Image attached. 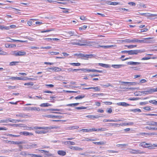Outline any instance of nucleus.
I'll list each match as a JSON object with an SVG mask.
<instances>
[{"label":"nucleus","mask_w":157,"mask_h":157,"mask_svg":"<svg viewBox=\"0 0 157 157\" xmlns=\"http://www.w3.org/2000/svg\"><path fill=\"white\" fill-rule=\"evenodd\" d=\"M152 37H148L144 38L143 40H139L136 38H134L132 40L130 39H126L124 40H122V41L128 43H150V41H148L147 40L152 39Z\"/></svg>","instance_id":"nucleus-1"},{"label":"nucleus","mask_w":157,"mask_h":157,"mask_svg":"<svg viewBox=\"0 0 157 157\" xmlns=\"http://www.w3.org/2000/svg\"><path fill=\"white\" fill-rule=\"evenodd\" d=\"M147 126L145 128L149 130H157V122L153 121H148L147 123Z\"/></svg>","instance_id":"nucleus-2"},{"label":"nucleus","mask_w":157,"mask_h":157,"mask_svg":"<svg viewBox=\"0 0 157 157\" xmlns=\"http://www.w3.org/2000/svg\"><path fill=\"white\" fill-rule=\"evenodd\" d=\"M93 44L92 46L94 48H99L100 47L102 48H108L111 47H113L115 46V45H107V46H101L98 44V42H96L94 41H93L92 42Z\"/></svg>","instance_id":"nucleus-3"},{"label":"nucleus","mask_w":157,"mask_h":157,"mask_svg":"<svg viewBox=\"0 0 157 157\" xmlns=\"http://www.w3.org/2000/svg\"><path fill=\"white\" fill-rule=\"evenodd\" d=\"M75 55L77 56H78L81 59H87L88 58H90L93 56V55L92 54L84 55L82 53L76 54Z\"/></svg>","instance_id":"nucleus-4"},{"label":"nucleus","mask_w":157,"mask_h":157,"mask_svg":"<svg viewBox=\"0 0 157 157\" xmlns=\"http://www.w3.org/2000/svg\"><path fill=\"white\" fill-rule=\"evenodd\" d=\"M139 145L140 146L144 148H148L149 149H152L153 148V147L151 144L147 143L145 142H142L140 143Z\"/></svg>","instance_id":"nucleus-5"},{"label":"nucleus","mask_w":157,"mask_h":157,"mask_svg":"<svg viewBox=\"0 0 157 157\" xmlns=\"http://www.w3.org/2000/svg\"><path fill=\"white\" fill-rule=\"evenodd\" d=\"M12 54L15 56H25L26 55V52L23 51H14L12 52Z\"/></svg>","instance_id":"nucleus-6"},{"label":"nucleus","mask_w":157,"mask_h":157,"mask_svg":"<svg viewBox=\"0 0 157 157\" xmlns=\"http://www.w3.org/2000/svg\"><path fill=\"white\" fill-rule=\"evenodd\" d=\"M10 79H12V80H34V79L33 78H28L26 77H25L24 78H21V77H13L10 78Z\"/></svg>","instance_id":"nucleus-7"},{"label":"nucleus","mask_w":157,"mask_h":157,"mask_svg":"<svg viewBox=\"0 0 157 157\" xmlns=\"http://www.w3.org/2000/svg\"><path fill=\"white\" fill-rule=\"evenodd\" d=\"M129 153L132 154H142L144 153V152L143 151H141L138 149H129Z\"/></svg>","instance_id":"nucleus-8"},{"label":"nucleus","mask_w":157,"mask_h":157,"mask_svg":"<svg viewBox=\"0 0 157 157\" xmlns=\"http://www.w3.org/2000/svg\"><path fill=\"white\" fill-rule=\"evenodd\" d=\"M156 92H157V87L156 88H150L147 90L144 91V93L146 94H151Z\"/></svg>","instance_id":"nucleus-9"},{"label":"nucleus","mask_w":157,"mask_h":157,"mask_svg":"<svg viewBox=\"0 0 157 157\" xmlns=\"http://www.w3.org/2000/svg\"><path fill=\"white\" fill-rule=\"evenodd\" d=\"M109 124L112 126L118 127L120 125H132L133 124V123L132 122H131L128 123L122 124H118L117 123H109Z\"/></svg>","instance_id":"nucleus-10"},{"label":"nucleus","mask_w":157,"mask_h":157,"mask_svg":"<svg viewBox=\"0 0 157 157\" xmlns=\"http://www.w3.org/2000/svg\"><path fill=\"white\" fill-rule=\"evenodd\" d=\"M129 54L132 55L134 54H137L139 53H140L142 52L140 50H131L128 51Z\"/></svg>","instance_id":"nucleus-11"},{"label":"nucleus","mask_w":157,"mask_h":157,"mask_svg":"<svg viewBox=\"0 0 157 157\" xmlns=\"http://www.w3.org/2000/svg\"><path fill=\"white\" fill-rule=\"evenodd\" d=\"M84 70L82 71H83L86 72H98L99 73H102L103 71H100L99 70H97L95 69H83Z\"/></svg>","instance_id":"nucleus-12"},{"label":"nucleus","mask_w":157,"mask_h":157,"mask_svg":"<svg viewBox=\"0 0 157 157\" xmlns=\"http://www.w3.org/2000/svg\"><path fill=\"white\" fill-rule=\"evenodd\" d=\"M44 117L52 118H56L58 119H60L61 118V117L59 116L53 115H45L44 116Z\"/></svg>","instance_id":"nucleus-13"},{"label":"nucleus","mask_w":157,"mask_h":157,"mask_svg":"<svg viewBox=\"0 0 157 157\" xmlns=\"http://www.w3.org/2000/svg\"><path fill=\"white\" fill-rule=\"evenodd\" d=\"M78 45L84 46L85 43L86 42V40L83 38H82L81 40H77Z\"/></svg>","instance_id":"nucleus-14"},{"label":"nucleus","mask_w":157,"mask_h":157,"mask_svg":"<svg viewBox=\"0 0 157 157\" xmlns=\"http://www.w3.org/2000/svg\"><path fill=\"white\" fill-rule=\"evenodd\" d=\"M48 69L52 70L55 72H59L62 71V69L58 67H55L53 68H49Z\"/></svg>","instance_id":"nucleus-15"},{"label":"nucleus","mask_w":157,"mask_h":157,"mask_svg":"<svg viewBox=\"0 0 157 157\" xmlns=\"http://www.w3.org/2000/svg\"><path fill=\"white\" fill-rule=\"evenodd\" d=\"M20 133V134H22L23 135L25 136H32L33 135V134L32 133L29 132L25 131L21 132Z\"/></svg>","instance_id":"nucleus-16"},{"label":"nucleus","mask_w":157,"mask_h":157,"mask_svg":"<svg viewBox=\"0 0 157 157\" xmlns=\"http://www.w3.org/2000/svg\"><path fill=\"white\" fill-rule=\"evenodd\" d=\"M90 89H94L95 91H100V89L98 87H90L89 88H84L85 90H89Z\"/></svg>","instance_id":"nucleus-17"},{"label":"nucleus","mask_w":157,"mask_h":157,"mask_svg":"<svg viewBox=\"0 0 157 157\" xmlns=\"http://www.w3.org/2000/svg\"><path fill=\"white\" fill-rule=\"evenodd\" d=\"M57 153L60 155L64 156L66 155V152L65 151L63 150H59L57 151Z\"/></svg>","instance_id":"nucleus-18"},{"label":"nucleus","mask_w":157,"mask_h":157,"mask_svg":"<svg viewBox=\"0 0 157 157\" xmlns=\"http://www.w3.org/2000/svg\"><path fill=\"white\" fill-rule=\"evenodd\" d=\"M37 20L36 19H30L27 22V24L29 26H31L33 24V22Z\"/></svg>","instance_id":"nucleus-19"},{"label":"nucleus","mask_w":157,"mask_h":157,"mask_svg":"<svg viewBox=\"0 0 157 157\" xmlns=\"http://www.w3.org/2000/svg\"><path fill=\"white\" fill-rule=\"evenodd\" d=\"M124 64H117L112 65V67L114 68H119L121 67H124Z\"/></svg>","instance_id":"nucleus-20"},{"label":"nucleus","mask_w":157,"mask_h":157,"mask_svg":"<svg viewBox=\"0 0 157 157\" xmlns=\"http://www.w3.org/2000/svg\"><path fill=\"white\" fill-rule=\"evenodd\" d=\"M52 104L47 103H42L40 105V106L41 107L51 106H52Z\"/></svg>","instance_id":"nucleus-21"},{"label":"nucleus","mask_w":157,"mask_h":157,"mask_svg":"<svg viewBox=\"0 0 157 157\" xmlns=\"http://www.w3.org/2000/svg\"><path fill=\"white\" fill-rule=\"evenodd\" d=\"M70 43L72 44L76 45H78V43L77 39H76L71 40Z\"/></svg>","instance_id":"nucleus-22"},{"label":"nucleus","mask_w":157,"mask_h":157,"mask_svg":"<svg viewBox=\"0 0 157 157\" xmlns=\"http://www.w3.org/2000/svg\"><path fill=\"white\" fill-rule=\"evenodd\" d=\"M93 143L96 145H103L105 143V142L103 141L97 142H93Z\"/></svg>","instance_id":"nucleus-23"},{"label":"nucleus","mask_w":157,"mask_h":157,"mask_svg":"<svg viewBox=\"0 0 157 157\" xmlns=\"http://www.w3.org/2000/svg\"><path fill=\"white\" fill-rule=\"evenodd\" d=\"M93 41H87V40H86V42L85 43V45L84 46H92V45L93 44V43L92 42H93Z\"/></svg>","instance_id":"nucleus-24"},{"label":"nucleus","mask_w":157,"mask_h":157,"mask_svg":"<svg viewBox=\"0 0 157 157\" xmlns=\"http://www.w3.org/2000/svg\"><path fill=\"white\" fill-rule=\"evenodd\" d=\"M127 64L131 65H136L140 64V63L137 62H134L132 61H130L128 62Z\"/></svg>","instance_id":"nucleus-25"},{"label":"nucleus","mask_w":157,"mask_h":157,"mask_svg":"<svg viewBox=\"0 0 157 157\" xmlns=\"http://www.w3.org/2000/svg\"><path fill=\"white\" fill-rule=\"evenodd\" d=\"M85 97V95L84 94L78 95L75 98L76 100L82 99Z\"/></svg>","instance_id":"nucleus-26"},{"label":"nucleus","mask_w":157,"mask_h":157,"mask_svg":"<svg viewBox=\"0 0 157 157\" xmlns=\"http://www.w3.org/2000/svg\"><path fill=\"white\" fill-rule=\"evenodd\" d=\"M120 120H110V119H104L103 120V121L104 122H117V121H120Z\"/></svg>","instance_id":"nucleus-27"},{"label":"nucleus","mask_w":157,"mask_h":157,"mask_svg":"<svg viewBox=\"0 0 157 157\" xmlns=\"http://www.w3.org/2000/svg\"><path fill=\"white\" fill-rule=\"evenodd\" d=\"M0 29L1 30H9L10 29V27L9 26H4L2 25H0Z\"/></svg>","instance_id":"nucleus-28"},{"label":"nucleus","mask_w":157,"mask_h":157,"mask_svg":"<svg viewBox=\"0 0 157 157\" xmlns=\"http://www.w3.org/2000/svg\"><path fill=\"white\" fill-rule=\"evenodd\" d=\"M5 46L6 48H10L15 47L16 46V45L14 44H7Z\"/></svg>","instance_id":"nucleus-29"},{"label":"nucleus","mask_w":157,"mask_h":157,"mask_svg":"<svg viewBox=\"0 0 157 157\" xmlns=\"http://www.w3.org/2000/svg\"><path fill=\"white\" fill-rule=\"evenodd\" d=\"M69 64L71 65L74 66H79L81 65V63H70Z\"/></svg>","instance_id":"nucleus-30"},{"label":"nucleus","mask_w":157,"mask_h":157,"mask_svg":"<svg viewBox=\"0 0 157 157\" xmlns=\"http://www.w3.org/2000/svg\"><path fill=\"white\" fill-rule=\"evenodd\" d=\"M69 148L71 149L75 150H79L80 149V148L77 147L71 146L69 147Z\"/></svg>","instance_id":"nucleus-31"},{"label":"nucleus","mask_w":157,"mask_h":157,"mask_svg":"<svg viewBox=\"0 0 157 157\" xmlns=\"http://www.w3.org/2000/svg\"><path fill=\"white\" fill-rule=\"evenodd\" d=\"M99 65L101 67H105L106 68H108L109 67V65L107 64H103L102 63H99Z\"/></svg>","instance_id":"nucleus-32"},{"label":"nucleus","mask_w":157,"mask_h":157,"mask_svg":"<svg viewBox=\"0 0 157 157\" xmlns=\"http://www.w3.org/2000/svg\"><path fill=\"white\" fill-rule=\"evenodd\" d=\"M28 155H30L33 157H42L43 156L41 155H37L33 154H29Z\"/></svg>","instance_id":"nucleus-33"},{"label":"nucleus","mask_w":157,"mask_h":157,"mask_svg":"<svg viewBox=\"0 0 157 157\" xmlns=\"http://www.w3.org/2000/svg\"><path fill=\"white\" fill-rule=\"evenodd\" d=\"M55 29L54 28H52L50 29L47 30H43L41 31V33H44L46 32H50L51 31H53L55 30Z\"/></svg>","instance_id":"nucleus-34"},{"label":"nucleus","mask_w":157,"mask_h":157,"mask_svg":"<svg viewBox=\"0 0 157 157\" xmlns=\"http://www.w3.org/2000/svg\"><path fill=\"white\" fill-rule=\"evenodd\" d=\"M125 46L127 47H128V48L131 49V48H134L136 47L137 46V45H125Z\"/></svg>","instance_id":"nucleus-35"},{"label":"nucleus","mask_w":157,"mask_h":157,"mask_svg":"<svg viewBox=\"0 0 157 157\" xmlns=\"http://www.w3.org/2000/svg\"><path fill=\"white\" fill-rule=\"evenodd\" d=\"M19 63V62L18 61L12 62L10 63V65L11 66L15 65Z\"/></svg>","instance_id":"nucleus-36"},{"label":"nucleus","mask_w":157,"mask_h":157,"mask_svg":"<svg viewBox=\"0 0 157 157\" xmlns=\"http://www.w3.org/2000/svg\"><path fill=\"white\" fill-rule=\"evenodd\" d=\"M87 26L86 25H84L82 27H80L79 28V29L80 31H81L82 30H85L87 28Z\"/></svg>","instance_id":"nucleus-37"},{"label":"nucleus","mask_w":157,"mask_h":157,"mask_svg":"<svg viewBox=\"0 0 157 157\" xmlns=\"http://www.w3.org/2000/svg\"><path fill=\"white\" fill-rule=\"evenodd\" d=\"M143 109H144L147 111H150L151 110L150 107L149 106H146V107H143Z\"/></svg>","instance_id":"nucleus-38"},{"label":"nucleus","mask_w":157,"mask_h":157,"mask_svg":"<svg viewBox=\"0 0 157 157\" xmlns=\"http://www.w3.org/2000/svg\"><path fill=\"white\" fill-rule=\"evenodd\" d=\"M20 154L22 155L26 156L27 155H28V154H27V152L26 151H23L21 152L20 153Z\"/></svg>","instance_id":"nucleus-39"},{"label":"nucleus","mask_w":157,"mask_h":157,"mask_svg":"<svg viewBox=\"0 0 157 157\" xmlns=\"http://www.w3.org/2000/svg\"><path fill=\"white\" fill-rule=\"evenodd\" d=\"M33 84L32 82H30L28 83H25L24 84V85L25 86H33Z\"/></svg>","instance_id":"nucleus-40"},{"label":"nucleus","mask_w":157,"mask_h":157,"mask_svg":"<svg viewBox=\"0 0 157 157\" xmlns=\"http://www.w3.org/2000/svg\"><path fill=\"white\" fill-rule=\"evenodd\" d=\"M66 92L68 93H77L78 94H79L80 93V91H66Z\"/></svg>","instance_id":"nucleus-41"},{"label":"nucleus","mask_w":157,"mask_h":157,"mask_svg":"<svg viewBox=\"0 0 157 157\" xmlns=\"http://www.w3.org/2000/svg\"><path fill=\"white\" fill-rule=\"evenodd\" d=\"M7 136L14 137H18L20 136V135H14L10 134H8L6 135Z\"/></svg>","instance_id":"nucleus-42"},{"label":"nucleus","mask_w":157,"mask_h":157,"mask_svg":"<svg viewBox=\"0 0 157 157\" xmlns=\"http://www.w3.org/2000/svg\"><path fill=\"white\" fill-rule=\"evenodd\" d=\"M149 102L150 103H151L155 105L157 104V101L155 100H150L149 101Z\"/></svg>","instance_id":"nucleus-43"},{"label":"nucleus","mask_w":157,"mask_h":157,"mask_svg":"<svg viewBox=\"0 0 157 157\" xmlns=\"http://www.w3.org/2000/svg\"><path fill=\"white\" fill-rule=\"evenodd\" d=\"M80 131H82V132H90V129H82L80 130Z\"/></svg>","instance_id":"nucleus-44"},{"label":"nucleus","mask_w":157,"mask_h":157,"mask_svg":"<svg viewBox=\"0 0 157 157\" xmlns=\"http://www.w3.org/2000/svg\"><path fill=\"white\" fill-rule=\"evenodd\" d=\"M86 108V107L84 106H81V107H76V109H77L79 110V109H85Z\"/></svg>","instance_id":"nucleus-45"},{"label":"nucleus","mask_w":157,"mask_h":157,"mask_svg":"<svg viewBox=\"0 0 157 157\" xmlns=\"http://www.w3.org/2000/svg\"><path fill=\"white\" fill-rule=\"evenodd\" d=\"M67 33L70 36H72L74 35V32L69 31Z\"/></svg>","instance_id":"nucleus-46"},{"label":"nucleus","mask_w":157,"mask_h":157,"mask_svg":"<svg viewBox=\"0 0 157 157\" xmlns=\"http://www.w3.org/2000/svg\"><path fill=\"white\" fill-rule=\"evenodd\" d=\"M67 143L68 144L70 145H74L75 144V143L74 142L71 141H67Z\"/></svg>","instance_id":"nucleus-47"},{"label":"nucleus","mask_w":157,"mask_h":157,"mask_svg":"<svg viewBox=\"0 0 157 157\" xmlns=\"http://www.w3.org/2000/svg\"><path fill=\"white\" fill-rule=\"evenodd\" d=\"M50 54L52 55H57L59 54V52H50Z\"/></svg>","instance_id":"nucleus-48"},{"label":"nucleus","mask_w":157,"mask_h":157,"mask_svg":"<svg viewBox=\"0 0 157 157\" xmlns=\"http://www.w3.org/2000/svg\"><path fill=\"white\" fill-rule=\"evenodd\" d=\"M79 128V127L78 126H72L69 127L70 129H77Z\"/></svg>","instance_id":"nucleus-49"},{"label":"nucleus","mask_w":157,"mask_h":157,"mask_svg":"<svg viewBox=\"0 0 157 157\" xmlns=\"http://www.w3.org/2000/svg\"><path fill=\"white\" fill-rule=\"evenodd\" d=\"M80 18L81 20L83 21L86 20V17L83 15L81 16Z\"/></svg>","instance_id":"nucleus-50"},{"label":"nucleus","mask_w":157,"mask_h":157,"mask_svg":"<svg viewBox=\"0 0 157 157\" xmlns=\"http://www.w3.org/2000/svg\"><path fill=\"white\" fill-rule=\"evenodd\" d=\"M133 111L134 112H141V111L140 109H134L133 110Z\"/></svg>","instance_id":"nucleus-51"},{"label":"nucleus","mask_w":157,"mask_h":157,"mask_svg":"<svg viewBox=\"0 0 157 157\" xmlns=\"http://www.w3.org/2000/svg\"><path fill=\"white\" fill-rule=\"evenodd\" d=\"M84 70L83 69V68H81V69H73V71H83Z\"/></svg>","instance_id":"nucleus-52"},{"label":"nucleus","mask_w":157,"mask_h":157,"mask_svg":"<svg viewBox=\"0 0 157 157\" xmlns=\"http://www.w3.org/2000/svg\"><path fill=\"white\" fill-rule=\"evenodd\" d=\"M90 132L98 131V129H96L94 128H93L91 129H90Z\"/></svg>","instance_id":"nucleus-53"},{"label":"nucleus","mask_w":157,"mask_h":157,"mask_svg":"<svg viewBox=\"0 0 157 157\" xmlns=\"http://www.w3.org/2000/svg\"><path fill=\"white\" fill-rule=\"evenodd\" d=\"M61 8V9L64 10L63 11V13H69V12L68 11L67 9H65L64 8Z\"/></svg>","instance_id":"nucleus-54"},{"label":"nucleus","mask_w":157,"mask_h":157,"mask_svg":"<svg viewBox=\"0 0 157 157\" xmlns=\"http://www.w3.org/2000/svg\"><path fill=\"white\" fill-rule=\"evenodd\" d=\"M51 48V47L50 46H47V47H41L40 48L41 49H50Z\"/></svg>","instance_id":"nucleus-55"},{"label":"nucleus","mask_w":157,"mask_h":157,"mask_svg":"<svg viewBox=\"0 0 157 157\" xmlns=\"http://www.w3.org/2000/svg\"><path fill=\"white\" fill-rule=\"evenodd\" d=\"M124 83L128 84L129 83L131 85H134L136 84V83L135 82H124Z\"/></svg>","instance_id":"nucleus-56"},{"label":"nucleus","mask_w":157,"mask_h":157,"mask_svg":"<svg viewBox=\"0 0 157 157\" xmlns=\"http://www.w3.org/2000/svg\"><path fill=\"white\" fill-rule=\"evenodd\" d=\"M6 52L2 51V49L0 48V55H5L6 53Z\"/></svg>","instance_id":"nucleus-57"},{"label":"nucleus","mask_w":157,"mask_h":157,"mask_svg":"<svg viewBox=\"0 0 157 157\" xmlns=\"http://www.w3.org/2000/svg\"><path fill=\"white\" fill-rule=\"evenodd\" d=\"M147 82V80L145 79H142L140 81V82L141 83H145Z\"/></svg>","instance_id":"nucleus-58"},{"label":"nucleus","mask_w":157,"mask_h":157,"mask_svg":"<svg viewBox=\"0 0 157 157\" xmlns=\"http://www.w3.org/2000/svg\"><path fill=\"white\" fill-rule=\"evenodd\" d=\"M148 30V29L147 28H145L144 29H141L140 30L141 33H143L144 32H146Z\"/></svg>","instance_id":"nucleus-59"},{"label":"nucleus","mask_w":157,"mask_h":157,"mask_svg":"<svg viewBox=\"0 0 157 157\" xmlns=\"http://www.w3.org/2000/svg\"><path fill=\"white\" fill-rule=\"evenodd\" d=\"M9 142H10V143L11 144H18L19 143H17V142H15L14 141H8Z\"/></svg>","instance_id":"nucleus-60"},{"label":"nucleus","mask_w":157,"mask_h":157,"mask_svg":"<svg viewBox=\"0 0 157 157\" xmlns=\"http://www.w3.org/2000/svg\"><path fill=\"white\" fill-rule=\"evenodd\" d=\"M106 130V129L105 128H101L98 129V131H105Z\"/></svg>","instance_id":"nucleus-61"},{"label":"nucleus","mask_w":157,"mask_h":157,"mask_svg":"<svg viewBox=\"0 0 157 157\" xmlns=\"http://www.w3.org/2000/svg\"><path fill=\"white\" fill-rule=\"evenodd\" d=\"M126 104V103L125 102H120L117 103V104L119 105H121L122 106H124Z\"/></svg>","instance_id":"nucleus-62"},{"label":"nucleus","mask_w":157,"mask_h":157,"mask_svg":"<svg viewBox=\"0 0 157 157\" xmlns=\"http://www.w3.org/2000/svg\"><path fill=\"white\" fill-rule=\"evenodd\" d=\"M110 4H111V5L115 6L118 5L119 4V3L117 2H112Z\"/></svg>","instance_id":"nucleus-63"},{"label":"nucleus","mask_w":157,"mask_h":157,"mask_svg":"<svg viewBox=\"0 0 157 157\" xmlns=\"http://www.w3.org/2000/svg\"><path fill=\"white\" fill-rule=\"evenodd\" d=\"M104 103L105 104L108 105H111L112 104V102L111 101H105Z\"/></svg>","instance_id":"nucleus-64"}]
</instances>
